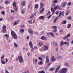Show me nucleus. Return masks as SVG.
Returning a JSON list of instances; mask_svg holds the SVG:
<instances>
[{"label":"nucleus","mask_w":73,"mask_h":73,"mask_svg":"<svg viewBox=\"0 0 73 73\" xmlns=\"http://www.w3.org/2000/svg\"><path fill=\"white\" fill-rule=\"evenodd\" d=\"M29 45L30 48H31V49L33 48V44H32V41H30L29 42Z\"/></svg>","instance_id":"obj_10"},{"label":"nucleus","mask_w":73,"mask_h":73,"mask_svg":"<svg viewBox=\"0 0 73 73\" xmlns=\"http://www.w3.org/2000/svg\"><path fill=\"white\" fill-rule=\"evenodd\" d=\"M21 13L23 14V15H24V13H25V11L24 10H22L21 11Z\"/></svg>","instance_id":"obj_31"},{"label":"nucleus","mask_w":73,"mask_h":73,"mask_svg":"<svg viewBox=\"0 0 73 73\" xmlns=\"http://www.w3.org/2000/svg\"><path fill=\"white\" fill-rule=\"evenodd\" d=\"M39 19H45V17H44V16H40V17H39Z\"/></svg>","instance_id":"obj_24"},{"label":"nucleus","mask_w":73,"mask_h":73,"mask_svg":"<svg viewBox=\"0 0 73 73\" xmlns=\"http://www.w3.org/2000/svg\"><path fill=\"white\" fill-rule=\"evenodd\" d=\"M53 2L54 3H57V0H54L53 1Z\"/></svg>","instance_id":"obj_35"},{"label":"nucleus","mask_w":73,"mask_h":73,"mask_svg":"<svg viewBox=\"0 0 73 73\" xmlns=\"http://www.w3.org/2000/svg\"><path fill=\"white\" fill-rule=\"evenodd\" d=\"M4 36L5 37H9V35L8 34H5L4 35Z\"/></svg>","instance_id":"obj_44"},{"label":"nucleus","mask_w":73,"mask_h":73,"mask_svg":"<svg viewBox=\"0 0 73 73\" xmlns=\"http://www.w3.org/2000/svg\"><path fill=\"white\" fill-rule=\"evenodd\" d=\"M27 55L28 56H30V52H28L27 53Z\"/></svg>","instance_id":"obj_61"},{"label":"nucleus","mask_w":73,"mask_h":73,"mask_svg":"<svg viewBox=\"0 0 73 73\" xmlns=\"http://www.w3.org/2000/svg\"><path fill=\"white\" fill-rule=\"evenodd\" d=\"M45 9L44 8H43L40 11V13H42L44 11V10Z\"/></svg>","instance_id":"obj_16"},{"label":"nucleus","mask_w":73,"mask_h":73,"mask_svg":"<svg viewBox=\"0 0 73 73\" xmlns=\"http://www.w3.org/2000/svg\"><path fill=\"white\" fill-rule=\"evenodd\" d=\"M4 55L3 54L1 58V60H2V59H3V58H4Z\"/></svg>","instance_id":"obj_46"},{"label":"nucleus","mask_w":73,"mask_h":73,"mask_svg":"<svg viewBox=\"0 0 73 73\" xmlns=\"http://www.w3.org/2000/svg\"><path fill=\"white\" fill-rule=\"evenodd\" d=\"M50 12L48 11V13H47V15H49V14H50Z\"/></svg>","instance_id":"obj_50"},{"label":"nucleus","mask_w":73,"mask_h":73,"mask_svg":"<svg viewBox=\"0 0 73 73\" xmlns=\"http://www.w3.org/2000/svg\"><path fill=\"white\" fill-rule=\"evenodd\" d=\"M57 57L58 58H62V57L61 56H58Z\"/></svg>","instance_id":"obj_52"},{"label":"nucleus","mask_w":73,"mask_h":73,"mask_svg":"<svg viewBox=\"0 0 73 73\" xmlns=\"http://www.w3.org/2000/svg\"><path fill=\"white\" fill-rule=\"evenodd\" d=\"M20 28H24L25 27V25H21L20 26Z\"/></svg>","instance_id":"obj_42"},{"label":"nucleus","mask_w":73,"mask_h":73,"mask_svg":"<svg viewBox=\"0 0 73 73\" xmlns=\"http://www.w3.org/2000/svg\"><path fill=\"white\" fill-rule=\"evenodd\" d=\"M1 13L2 15H5V12H4V11H2L1 12Z\"/></svg>","instance_id":"obj_40"},{"label":"nucleus","mask_w":73,"mask_h":73,"mask_svg":"<svg viewBox=\"0 0 73 73\" xmlns=\"http://www.w3.org/2000/svg\"><path fill=\"white\" fill-rule=\"evenodd\" d=\"M66 4H67V3H66V2L63 3V4H62L63 7H65Z\"/></svg>","instance_id":"obj_18"},{"label":"nucleus","mask_w":73,"mask_h":73,"mask_svg":"<svg viewBox=\"0 0 73 73\" xmlns=\"http://www.w3.org/2000/svg\"><path fill=\"white\" fill-rule=\"evenodd\" d=\"M42 40H46L47 38L45 36H43L41 37Z\"/></svg>","instance_id":"obj_15"},{"label":"nucleus","mask_w":73,"mask_h":73,"mask_svg":"<svg viewBox=\"0 0 73 73\" xmlns=\"http://www.w3.org/2000/svg\"><path fill=\"white\" fill-rule=\"evenodd\" d=\"M1 63L3 64H5V62L3 61H1Z\"/></svg>","instance_id":"obj_39"},{"label":"nucleus","mask_w":73,"mask_h":73,"mask_svg":"<svg viewBox=\"0 0 73 73\" xmlns=\"http://www.w3.org/2000/svg\"><path fill=\"white\" fill-rule=\"evenodd\" d=\"M37 61H38V60L36 58H34L33 59V62L34 64H37Z\"/></svg>","instance_id":"obj_9"},{"label":"nucleus","mask_w":73,"mask_h":73,"mask_svg":"<svg viewBox=\"0 0 73 73\" xmlns=\"http://www.w3.org/2000/svg\"><path fill=\"white\" fill-rule=\"evenodd\" d=\"M69 13H70V11L69 10L67 11L66 13V15H67L68 14H69Z\"/></svg>","instance_id":"obj_32"},{"label":"nucleus","mask_w":73,"mask_h":73,"mask_svg":"<svg viewBox=\"0 0 73 73\" xmlns=\"http://www.w3.org/2000/svg\"><path fill=\"white\" fill-rule=\"evenodd\" d=\"M22 73H29V72L28 71H26L25 72H23Z\"/></svg>","instance_id":"obj_60"},{"label":"nucleus","mask_w":73,"mask_h":73,"mask_svg":"<svg viewBox=\"0 0 73 73\" xmlns=\"http://www.w3.org/2000/svg\"><path fill=\"white\" fill-rule=\"evenodd\" d=\"M7 30V28L6 26L5 25H4L2 27L1 30V32H3V33L6 32V31Z\"/></svg>","instance_id":"obj_3"},{"label":"nucleus","mask_w":73,"mask_h":73,"mask_svg":"<svg viewBox=\"0 0 73 73\" xmlns=\"http://www.w3.org/2000/svg\"><path fill=\"white\" fill-rule=\"evenodd\" d=\"M56 52H58V48H56Z\"/></svg>","instance_id":"obj_49"},{"label":"nucleus","mask_w":73,"mask_h":73,"mask_svg":"<svg viewBox=\"0 0 73 73\" xmlns=\"http://www.w3.org/2000/svg\"><path fill=\"white\" fill-rule=\"evenodd\" d=\"M62 15V12L61 11H60L59 13V17H56L54 19H55L56 20H58V19L59 18V17H61V15Z\"/></svg>","instance_id":"obj_6"},{"label":"nucleus","mask_w":73,"mask_h":73,"mask_svg":"<svg viewBox=\"0 0 73 73\" xmlns=\"http://www.w3.org/2000/svg\"><path fill=\"white\" fill-rule=\"evenodd\" d=\"M13 5L14 7H16V2H14L13 3Z\"/></svg>","instance_id":"obj_23"},{"label":"nucleus","mask_w":73,"mask_h":73,"mask_svg":"<svg viewBox=\"0 0 73 73\" xmlns=\"http://www.w3.org/2000/svg\"><path fill=\"white\" fill-rule=\"evenodd\" d=\"M40 9H41V8H43L44 7V4H43V3H40Z\"/></svg>","instance_id":"obj_22"},{"label":"nucleus","mask_w":73,"mask_h":73,"mask_svg":"<svg viewBox=\"0 0 73 73\" xmlns=\"http://www.w3.org/2000/svg\"><path fill=\"white\" fill-rule=\"evenodd\" d=\"M64 44H65V45H66V44H67V43L66 42H64Z\"/></svg>","instance_id":"obj_63"},{"label":"nucleus","mask_w":73,"mask_h":73,"mask_svg":"<svg viewBox=\"0 0 73 73\" xmlns=\"http://www.w3.org/2000/svg\"><path fill=\"white\" fill-rule=\"evenodd\" d=\"M29 31L31 35H33V31L31 29H29Z\"/></svg>","instance_id":"obj_11"},{"label":"nucleus","mask_w":73,"mask_h":73,"mask_svg":"<svg viewBox=\"0 0 73 73\" xmlns=\"http://www.w3.org/2000/svg\"><path fill=\"white\" fill-rule=\"evenodd\" d=\"M56 21H57L55 19H54V21H53V23H56Z\"/></svg>","instance_id":"obj_55"},{"label":"nucleus","mask_w":73,"mask_h":73,"mask_svg":"<svg viewBox=\"0 0 73 73\" xmlns=\"http://www.w3.org/2000/svg\"><path fill=\"white\" fill-rule=\"evenodd\" d=\"M5 72H6L5 73H9L8 71H7V70H5Z\"/></svg>","instance_id":"obj_62"},{"label":"nucleus","mask_w":73,"mask_h":73,"mask_svg":"<svg viewBox=\"0 0 73 73\" xmlns=\"http://www.w3.org/2000/svg\"><path fill=\"white\" fill-rule=\"evenodd\" d=\"M15 11H16V12H17V7H16Z\"/></svg>","instance_id":"obj_58"},{"label":"nucleus","mask_w":73,"mask_h":73,"mask_svg":"<svg viewBox=\"0 0 73 73\" xmlns=\"http://www.w3.org/2000/svg\"><path fill=\"white\" fill-rule=\"evenodd\" d=\"M51 12H52L53 15L54 13L55 12V11L54 10V9H53V7H51Z\"/></svg>","instance_id":"obj_13"},{"label":"nucleus","mask_w":73,"mask_h":73,"mask_svg":"<svg viewBox=\"0 0 73 73\" xmlns=\"http://www.w3.org/2000/svg\"><path fill=\"white\" fill-rule=\"evenodd\" d=\"M72 19V17H68V19L69 20H71V19Z\"/></svg>","instance_id":"obj_59"},{"label":"nucleus","mask_w":73,"mask_h":73,"mask_svg":"<svg viewBox=\"0 0 73 73\" xmlns=\"http://www.w3.org/2000/svg\"><path fill=\"white\" fill-rule=\"evenodd\" d=\"M70 33H69L66 36H64L63 38V40H66V39H67L68 38V37H69L70 36Z\"/></svg>","instance_id":"obj_5"},{"label":"nucleus","mask_w":73,"mask_h":73,"mask_svg":"<svg viewBox=\"0 0 73 73\" xmlns=\"http://www.w3.org/2000/svg\"><path fill=\"white\" fill-rule=\"evenodd\" d=\"M60 68V66H58L56 68L55 71V73H57L58 70H59V69Z\"/></svg>","instance_id":"obj_8"},{"label":"nucleus","mask_w":73,"mask_h":73,"mask_svg":"<svg viewBox=\"0 0 73 73\" xmlns=\"http://www.w3.org/2000/svg\"><path fill=\"white\" fill-rule=\"evenodd\" d=\"M9 69H10V70H11V69H12L13 68V66H12L11 68V67H9Z\"/></svg>","instance_id":"obj_54"},{"label":"nucleus","mask_w":73,"mask_h":73,"mask_svg":"<svg viewBox=\"0 0 73 73\" xmlns=\"http://www.w3.org/2000/svg\"><path fill=\"white\" fill-rule=\"evenodd\" d=\"M46 62H47V63H48L49 62V58H48V56H46Z\"/></svg>","instance_id":"obj_14"},{"label":"nucleus","mask_w":73,"mask_h":73,"mask_svg":"<svg viewBox=\"0 0 73 73\" xmlns=\"http://www.w3.org/2000/svg\"><path fill=\"white\" fill-rule=\"evenodd\" d=\"M26 3H25V1H23V2H22V5L23 6H25V5H26Z\"/></svg>","instance_id":"obj_29"},{"label":"nucleus","mask_w":73,"mask_h":73,"mask_svg":"<svg viewBox=\"0 0 73 73\" xmlns=\"http://www.w3.org/2000/svg\"><path fill=\"white\" fill-rule=\"evenodd\" d=\"M11 34L12 37H13L14 39H15V40L17 39V35H16V33H15L14 31H12Z\"/></svg>","instance_id":"obj_1"},{"label":"nucleus","mask_w":73,"mask_h":73,"mask_svg":"<svg viewBox=\"0 0 73 73\" xmlns=\"http://www.w3.org/2000/svg\"><path fill=\"white\" fill-rule=\"evenodd\" d=\"M56 58H54V56H51V60L52 61V62H54V61H56Z\"/></svg>","instance_id":"obj_12"},{"label":"nucleus","mask_w":73,"mask_h":73,"mask_svg":"<svg viewBox=\"0 0 73 73\" xmlns=\"http://www.w3.org/2000/svg\"><path fill=\"white\" fill-rule=\"evenodd\" d=\"M52 31L54 32H57V29L53 30Z\"/></svg>","instance_id":"obj_45"},{"label":"nucleus","mask_w":73,"mask_h":73,"mask_svg":"<svg viewBox=\"0 0 73 73\" xmlns=\"http://www.w3.org/2000/svg\"><path fill=\"white\" fill-rule=\"evenodd\" d=\"M53 44H54L55 46H57V43L56 42H53Z\"/></svg>","instance_id":"obj_33"},{"label":"nucleus","mask_w":73,"mask_h":73,"mask_svg":"<svg viewBox=\"0 0 73 73\" xmlns=\"http://www.w3.org/2000/svg\"><path fill=\"white\" fill-rule=\"evenodd\" d=\"M67 70V68H62L57 73H66Z\"/></svg>","instance_id":"obj_2"},{"label":"nucleus","mask_w":73,"mask_h":73,"mask_svg":"<svg viewBox=\"0 0 73 73\" xmlns=\"http://www.w3.org/2000/svg\"><path fill=\"white\" fill-rule=\"evenodd\" d=\"M50 35L52 36V37H54V35L53 34V33L51 32L50 33Z\"/></svg>","instance_id":"obj_28"},{"label":"nucleus","mask_w":73,"mask_h":73,"mask_svg":"<svg viewBox=\"0 0 73 73\" xmlns=\"http://www.w3.org/2000/svg\"><path fill=\"white\" fill-rule=\"evenodd\" d=\"M70 27H71V24H69L68 25L67 27V28H70Z\"/></svg>","instance_id":"obj_26"},{"label":"nucleus","mask_w":73,"mask_h":73,"mask_svg":"<svg viewBox=\"0 0 73 73\" xmlns=\"http://www.w3.org/2000/svg\"><path fill=\"white\" fill-rule=\"evenodd\" d=\"M64 42L63 41H61L60 43V46H62L64 45Z\"/></svg>","instance_id":"obj_20"},{"label":"nucleus","mask_w":73,"mask_h":73,"mask_svg":"<svg viewBox=\"0 0 73 73\" xmlns=\"http://www.w3.org/2000/svg\"><path fill=\"white\" fill-rule=\"evenodd\" d=\"M51 16H52V15H50L49 16V17H47V18H48V19H49L50 18V17H51Z\"/></svg>","instance_id":"obj_56"},{"label":"nucleus","mask_w":73,"mask_h":73,"mask_svg":"<svg viewBox=\"0 0 73 73\" xmlns=\"http://www.w3.org/2000/svg\"><path fill=\"white\" fill-rule=\"evenodd\" d=\"M66 23V21L65 20L63 22V24H65Z\"/></svg>","instance_id":"obj_38"},{"label":"nucleus","mask_w":73,"mask_h":73,"mask_svg":"<svg viewBox=\"0 0 73 73\" xmlns=\"http://www.w3.org/2000/svg\"><path fill=\"white\" fill-rule=\"evenodd\" d=\"M29 24H31V23H32V21L31 20H30L29 21Z\"/></svg>","instance_id":"obj_48"},{"label":"nucleus","mask_w":73,"mask_h":73,"mask_svg":"<svg viewBox=\"0 0 73 73\" xmlns=\"http://www.w3.org/2000/svg\"><path fill=\"white\" fill-rule=\"evenodd\" d=\"M14 46H15V47H17L18 45H17V44L16 43H15L14 44Z\"/></svg>","instance_id":"obj_43"},{"label":"nucleus","mask_w":73,"mask_h":73,"mask_svg":"<svg viewBox=\"0 0 73 73\" xmlns=\"http://www.w3.org/2000/svg\"><path fill=\"white\" fill-rule=\"evenodd\" d=\"M54 69H55V68H54V67H52L50 68L49 69V70L50 71H53V70H54Z\"/></svg>","instance_id":"obj_17"},{"label":"nucleus","mask_w":73,"mask_h":73,"mask_svg":"<svg viewBox=\"0 0 73 73\" xmlns=\"http://www.w3.org/2000/svg\"><path fill=\"white\" fill-rule=\"evenodd\" d=\"M22 33H23V32H24V30L23 29H21L20 31Z\"/></svg>","instance_id":"obj_34"},{"label":"nucleus","mask_w":73,"mask_h":73,"mask_svg":"<svg viewBox=\"0 0 73 73\" xmlns=\"http://www.w3.org/2000/svg\"><path fill=\"white\" fill-rule=\"evenodd\" d=\"M10 2L8 1H5V4H8L9 3H10Z\"/></svg>","instance_id":"obj_19"},{"label":"nucleus","mask_w":73,"mask_h":73,"mask_svg":"<svg viewBox=\"0 0 73 73\" xmlns=\"http://www.w3.org/2000/svg\"><path fill=\"white\" fill-rule=\"evenodd\" d=\"M38 73H45L44 70H42L38 72Z\"/></svg>","instance_id":"obj_30"},{"label":"nucleus","mask_w":73,"mask_h":73,"mask_svg":"<svg viewBox=\"0 0 73 73\" xmlns=\"http://www.w3.org/2000/svg\"><path fill=\"white\" fill-rule=\"evenodd\" d=\"M42 44V42L39 43V45H40V46H41Z\"/></svg>","instance_id":"obj_57"},{"label":"nucleus","mask_w":73,"mask_h":73,"mask_svg":"<svg viewBox=\"0 0 73 73\" xmlns=\"http://www.w3.org/2000/svg\"><path fill=\"white\" fill-rule=\"evenodd\" d=\"M18 60L19 62H21V63H22V62H23V57H22L21 56H18Z\"/></svg>","instance_id":"obj_4"},{"label":"nucleus","mask_w":73,"mask_h":73,"mask_svg":"<svg viewBox=\"0 0 73 73\" xmlns=\"http://www.w3.org/2000/svg\"><path fill=\"white\" fill-rule=\"evenodd\" d=\"M38 59L39 60H41V61H42V59L41 58V57H40L38 58Z\"/></svg>","instance_id":"obj_51"},{"label":"nucleus","mask_w":73,"mask_h":73,"mask_svg":"<svg viewBox=\"0 0 73 73\" xmlns=\"http://www.w3.org/2000/svg\"><path fill=\"white\" fill-rule=\"evenodd\" d=\"M38 5H35V8H38Z\"/></svg>","instance_id":"obj_37"},{"label":"nucleus","mask_w":73,"mask_h":73,"mask_svg":"<svg viewBox=\"0 0 73 73\" xmlns=\"http://www.w3.org/2000/svg\"><path fill=\"white\" fill-rule=\"evenodd\" d=\"M54 8L55 10H56L57 8H59V9H60V10L62 9V8H61L60 6H58V5H57L55 6L54 7Z\"/></svg>","instance_id":"obj_7"},{"label":"nucleus","mask_w":73,"mask_h":73,"mask_svg":"<svg viewBox=\"0 0 73 73\" xmlns=\"http://www.w3.org/2000/svg\"><path fill=\"white\" fill-rule=\"evenodd\" d=\"M18 24V22H15L14 23V25H17Z\"/></svg>","instance_id":"obj_41"},{"label":"nucleus","mask_w":73,"mask_h":73,"mask_svg":"<svg viewBox=\"0 0 73 73\" xmlns=\"http://www.w3.org/2000/svg\"><path fill=\"white\" fill-rule=\"evenodd\" d=\"M70 5H71V3L70 2H69L68 4V5L69 6H70Z\"/></svg>","instance_id":"obj_53"},{"label":"nucleus","mask_w":73,"mask_h":73,"mask_svg":"<svg viewBox=\"0 0 73 73\" xmlns=\"http://www.w3.org/2000/svg\"><path fill=\"white\" fill-rule=\"evenodd\" d=\"M3 21V18H0V21Z\"/></svg>","instance_id":"obj_64"},{"label":"nucleus","mask_w":73,"mask_h":73,"mask_svg":"<svg viewBox=\"0 0 73 73\" xmlns=\"http://www.w3.org/2000/svg\"><path fill=\"white\" fill-rule=\"evenodd\" d=\"M42 61H40L38 63V65H42Z\"/></svg>","instance_id":"obj_21"},{"label":"nucleus","mask_w":73,"mask_h":73,"mask_svg":"<svg viewBox=\"0 0 73 73\" xmlns=\"http://www.w3.org/2000/svg\"><path fill=\"white\" fill-rule=\"evenodd\" d=\"M52 28L54 29H57V27L56 26H53Z\"/></svg>","instance_id":"obj_36"},{"label":"nucleus","mask_w":73,"mask_h":73,"mask_svg":"<svg viewBox=\"0 0 73 73\" xmlns=\"http://www.w3.org/2000/svg\"><path fill=\"white\" fill-rule=\"evenodd\" d=\"M64 65L68 67V66H69V64H68V63L66 62L64 63Z\"/></svg>","instance_id":"obj_25"},{"label":"nucleus","mask_w":73,"mask_h":73,"mask_svg":"<svg viewBox=\"0 0 73 73\" xmlns=\"http://www.w3.org/2000/svg\"><path fill=\"white\" fill-rule=\"evenodd\" d=\"M48 46H44V50H48Z\"/></svg>","instance_id":"obj_27"},{"label":"nucleus","mask_w":73,"mask_h":73,"mask_svg":"<svg viewBox=\"0 0 73 73\" xmlns=\"http://www.w3.org/2000/svg\"><path fill=\"white\" fill-rule=\"evenodd\" d=\"M35 16V14H34L32 16H30V17H31V18H33V17H34Z\"/></svg>","instance_id":"obj_47"}]
</instances>
